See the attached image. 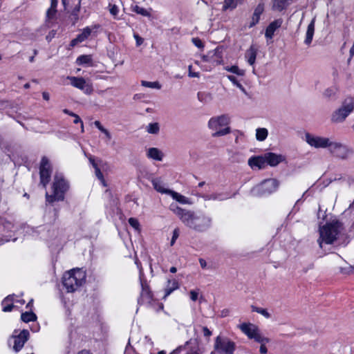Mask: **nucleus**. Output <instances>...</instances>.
Masks as SVG:
<instances>
[{
  "label": "nucleus",
  "instance_id": "1",
  "mask_svg": "<svg viewBox=\"0 0 354 354\" xmlns=\"http://www.w3.org/2000/svg\"><path fill=\"white\" fill-rule=\"evenodd\" d=\"M169 208L185 225L196 232H205L212 225V218L204 214L183 209L174 203L171 204Z\"/></svg>",
  "mask_w": 354,
  "mask_h": 354
},
{
  "label": "nucleus",
  "instance_id": "2",
  "mask_svg": "<svg viewBox=\"0 0 354 354\" xmlns=\"http://www.w3.org/2000/svg\"><path fill=\"white\" fill-rule=\"evenodd\" d=\"M319 237L317 239V243L322 248L323 243L332 244L335 241L344 236L346 231L343 224L340 221L334 220L319 227Z\"/></svg>",
  "mask_w": 354,
  "mask_h": 354
},
{
  "label": "nucleus",
  "instance_id": "3",
  "mask_svg": "<svg viewBox=\"0 0 354 354\" xmlns=\"http://www.w3.org/2000/svg\"><path fill=\"white\" fill-rule=\"evenodd\" d=\"M64 10L71 13L75 20L78 19V12L80 9V0H62ZM58 0H50V6L46 13V26H52L57 19V7Z\"/></svg>",
  "mask_w": 354,
  "mask_h": 354
},
{
  "label": "nucleus",
  "instance_id": "4",
  "mask_svg": "<svg viewBox=\"0 0 354 354\" xmlns=\"http://www.w3.org/2000/svg\"><path fill=\"white\" fill-rule=\"evenodd\" d=\"M69 189V183L62 173L56 172L52 184V194L46 193V201L48 203L62 201L66 192Z\"/></svg>",
  "mask_w": 354,
  "mask_h": 354
},
{
  "label": "nucleus",
  "instance_id": "5",
  "mask_svg": "<svg viewBox=\"0 0 354 354\" xmlns=\"http://www.w3.org/2000/svg\"><path fill=\"white\" fill-rule=\"evenodd\" d=\"M85 279L86 273L83 270L73 269L64 273L62 284L68 292H73L85 282Z\"/></svg>",
  "mask_w": 354,
  "mask_h": 354
},
{
  "label": "nucleus",
  "instance_id": "6",
  "mask_svg": "<svg viewBox=\"0 0 354 354\" xmlns=\"http://www.w3.org/2000/svg\"><path fill=\"white\" fill-rule=\"evenodd\" d=\"M230 117L226 114L211 118L208 122V127L213 131L212 136L220 137L230 133Z\"/></svg>",
  "mask_w": 354,
  "mask_h": 354
},
{
  "label": "nucleus",
  "instance_id": "7",
  "mask_svg": "<svg viewBox=\"0 0 354 354\" xmlns=\"http://www.w3.org/2000/svg\"><path fill=\"white\" fill-rule=\"evenodd\" d=\"M354 111V99H345L341 106L335 109L330 115V121L333 124L344 122L347 117Z\"/></svg>",
  "mask_w": 354,
  "mask_h": 354
},
{
  "label": "nucleus",
  "instance_id": "8",
  "mask_svg": "<svg viewBox=\"0 0 354 354\" xmlns=\"http://www.w3.org/2000/svg\"><path fill=\"white\" fill-rule=\"evenodd\" d=\"M327 149L329 153L340 160H346L353 153V149L341 142L330 139Z\"/></svg>",
  "mask_w": 354,
  "mask_h": 354
},
{
  "label": "nucleus",
  "instance_id": "9",
  "mask_svg": "<svg viewBox=\"0 0 354 354\" xmlns=\"http://www.w3.org/2000/svg\"><path fill=\"white\" fill-rule=\"evenodd\" d=\"M278 186L279 183L276 179H266L251 189V194L254 196H265L275 192Z\"/></svg>",
  "mask_w": 354,
  "mask_h": 354
},
{
  "label": "nucleus",
  "instance_id": "10",
  "mask_svg": "<svg viewBox=\"0 0 354 354\" xmlns=\"http://www.w3.org/2000/svg\"><path fill=\"white\" fill-rule=\"evenodd\" d=\"M136 263L137 264L139 270H140V279L141 284V293L140 297L138 299L139 304H145L147 306H152L153 303H155V300L153 299V295L151 292L149 286L147 282L142 279V275L143 274L142 268H140L139 264L137 261H136Z\"/></svg>",
  "mask_w": 354,
  "mask_h": 354
},
{
  "label": "nucleus",
  "instance_id": "11",
  "mask_svg": "<svg viewBox=\"0 0 354 354\" xmlns=\"http://www.w3.org/2000/svg\"><path fill=\"white\" fill-rule=\"evenodd\" d=\"M330 138L313 134L308 132L304 134V140L311 147L315 149H327L330 144Z\"/></svg>",
  "mask_w": 354,
  "mask_h": 354
},
{
  "label": "nucleus",
  "instance_id": "12",
  "mask_svg": "<svg viewBox=\"0 0 354 354\" xmlns=\"http://www.w3.org/2000/svg\"><path fill=\"white\" fill-rule=\"evenodd\" d=\"M238 327L249 339H253L255 342H262L264 340L263 335L256 325L251 323H243L239 325Z\"/></svg>",
  "mask_w": 354,
  "mask_h": 354
},
{
  "label": "nucleus",
  "instance_id": "13",
  "mask_svg": "<svg viewBox=\"0 0 354 354\" xmlns=\"http://www.w3.org/2000/svg\"><path fill=\"white\" fill-rule=\"evenodd\" d=\"M52 173V167L48 160L46 157L41 158L40 166H39V176H40V184L44 188H46L48 184Z\"/></svg>",
  "mask_w": 354,
  "mask_h": 354
},
{
  "label": "nucleus",
  "instance_id": "14",
  "mask_svg": "<svg viewBox=\"0 0 354 354\" xmlns=\"http://www.w3.org/2000/svg\"><path fill=\"white\" fill-rule=\"evenodd\" d=\"M0 228H2L3 232L8 233V235H6L5 241H15L17 240V238H12L18 230V226L14 223L12 218H0Z\"/></svg>",
  "mask_w": 354,
  "mask_h": 354
},
{
  "label": "nucleus",
  "instance_id": "15",
  "mask_svg": "<svg viewBox=\"0 0 354 354\" xmlns=\"http://www.w3.org/2000/svg\"><path fill=\"white\" fill-rule=\"evenodd\" d=\"M215 349L221 354H233L235 344L225 337H217L214 345Z\"/></svg>",
  "mask_w": 354,
  "mask_h": 354
},
{
  "label": "nucleus",
  "instance_id": "16",
  "mask_svg": "<svg viewBox=\"0 0 354 354\" xmlns=\"http://www.w3.org/2000/svg\"><path fill=\"white\" fill-rule=\"evenodd\" d=\"M17 333L18 331L15 330L10 340V344H11V341L12 340V348L16 352L19 351L23 348L24 344L28 341L30 335L29 331L26 329L21 330L18 334Z\"/></svg>",
  "mask_w": 354,
  "mask_h": 354
},
{
  "label": "nucleus",
  "instance_id": "17",
  "mask_svg": "<svg viewBox=\"0 0 354 354\" xmlns=\"http://www.w3.org/2000/svg\"><path fill=\"white\" fill-rule=\"evenodd\" d=\"M68 79L73 86L82 90L86 94H91L93 91L92 84L86 83L83 77H68Z\"/></svg>",
  "mask_w": 354,
  "mask_h": 354
},
{
  "label": "nucleus",
  "instance_id": "18",
  "mask_svg": "<svg viewBox=\"0 0 354 354\" xmlns=\"http://www.w3.org/2000/svg\"><path fill=\"white\" fill-rule=\"evenodd\" d=\"M283 24L282 19H277L271 22L268 27L266 28L265 32V37L268 40L272 39L274 32L277 30H278Z\"/></svg>",
  "mask_w": 354,
  "mask_h": 354
},
{
  "label": "nucleus",
  "instance_id": "19",
  "mask_svg": "<svg viewBox=\"0 0 354 354\" xmlns=\"http://www.w3.org/2000/svg\"><path fill=\"white\" fill-rule=\"evenodd\" d=\"M266 165L275 167L285 160V157L281 154L269 152L264 154Z\"/></svg>",
  "mask_w": 354,
  "mask_h": 354
},
{
  "label": "nucleus",
  "instance_id": "20",
  "mask_svg": "<svg viewBox=\"0 0 354 354\" xmlns=\"http://www.w3.org/2000/svg\"><path fill=\"white\" fill-rule=\"evenodd\" d=\"M248 165L251 167V168H258L263 169L266 165V162L265 159V156H252L248 160Z\"/></svg>",
  "mask_w": 354,
  "mask_h": 354
},
{
  "label": "nucleus",
  "instance_id": "21",
  "mask_svg": "<svg viewBox=\"0 0 354 354\" xmlns=\"http://www.w3.org/2000/svg\"><path fill=\"white\" fill-rule=\"evenodd\" d=\"M257 52L258 48L256 45H251L250 47L246 50L245 58L250 66H254L255 64Z\"/></svg>",
  "mask_w": 354,
  "mask_h": 354
},
{
  "label": "nucleus",
  "instance_id": "22",
  "mask_svg": "<svg viewBox=\"0 0 354 354\" xmlns=\"http://www.w3.org/2000/svg\"><path fill=\"white\" fill-rule=\"evenodd\" d=\"M14 297L15 295H8L2 301L3 311L10 312L13 308H19V306L14 304Z\"/></svg>",
  "mask_w": 354,
  "mask_h": 354
},
{
  "label": "nucleus",
  "instance_id": "23",
  "mask_svg": "<svg viewBox=\"0 0 354 354\" xmlns=\"http://www.w3.org/2000/svg\"><path fill=\"white\" fill-rule=\"evenodd\" d=\"M147 156L156 161H162L164 155L158 148L151 147L147 151Z\"/></svg>",
  "mask_w": 354,
  "mask_h": 354
},
{
  "label": "nucleus",
  "instance_id": "24",
  "mask_svg": "<svg viewBox=\"0 0 354 354\" xmlns=\"http://www.w3.org/2000/svg\"><path fill=\"white\" fill-rule=\"evenodd\" d=\"M179 288L178 282L175 279H169L167 280V284L165 289L164 298L168 297L172 292L177 290Z\"/></svg>",
  "mask_w": 354,
  "mask_h": 354
},
{
  "label": "nucleus",
  "instance_id": "25",
  "mask_svg": "<svg viewBox=\"0 0 354 354\" xmlns=\"http://www.w3.org/2000/svg\"><path fill=\"white\" fill-rule=\"evenodd\" d=\"M315 19H313L307 28L304 43L308 46H309L313 41V35L315 33Z\"/></svg>",
  "mask_w": 354,
  "mask_h": 354
},
{
  "label": "nucleus",
  "instance_id": "26",
  "mask_svg": "<svg viewBox=\"0 0 354 354\" xmlns=\"http://www.w3.org/2000/svg\"><path fill=\"white\" fill-rule=\"evenodd\" d=\"M153 188L161 194H169L171 189L165 187L162 181L159 178H155L151 180Z\"/></svg>",
  "mask_w": 354,
  "mask_h": 354
},
{
  "label": "nucleus",
  "instance_id": "27",
  "mask_svg": "<svg viewBox=\"0 0 354 354\" xmlns=\"http://www.w3.org/2000/svg\"><path fill=\"white\" fill-rule=\"evenodd\" d=\"M200 196L202 197L205 201H223L230 198L229 196H227L221 193H214L212 194H201L200 195Z\"/></svg>",
  "mask_w": 354,
  "mask_h": 354
},
{
  "label": "nucleus",
  "instance_id": "28",
  "mask_svg": "<svg viewBox=\"0 0 354 354\" xmlns=\"http://www.w3.org/2000/svg\"><path fill=\"white\" fill-rule=\"evenodd\" d=\"M209 53L207 55H203L202 59L205 62H209L212 64V66H215L221 64V61L219 57L216 55V53Z\"/></svg>",
  "mask_w": 354,
  "mask_h": 354
},
{
  "label": "nucleus",
  "instance_id": "29",
  "mask_svg": "<svg viewBox=\"0 0 354 354\" xmlns=\"http://www.w3.org/2000/svg\"><path fill=\"white\" fill-rule=\"evenodd\" d=\"M263 10H264V8H263V4L260 3L257 6V8H255L254 12L253 13V15H252V23L250 24V27L254 26L255 24H257L259 22L260 16L262 14V12H263Z\"/></svg>",
  "mask_w": 354,
  "mask_h": 354
},
{
  "label": "nucleus",
  "instance_id": "30",
  "mask_svg": "<svg viewBox=\"0 0 354 354\" xmlns=\"http://www.w3.org/2000/svg\"><path fill=\"white\" fill-rule=\"evenodd\" d=\"M173 199L176 200L181 204H191L189 199L180 194L171 190L169 194Z\"/></svg>",
  "mask_w": 354,
  "mask_h": 354
},
{
  "label": "nucleus",
  "instance_id": "31",
  "mask_svg": "<svg viewBox=\"0 0 354 354\" xmlns=\"http://www.w3.org/2000/svg\"><path fill=\"white\" fill-rule=\"evenodd\" d=\"M337 92L338 88L334 85L326 88L323 92V96L326 99H331L335 97Z\"/></svg>",
  "mask_w": 354,
  "mask_h": 354
},
{
  "label": "nucleus",
  "instance_id": "32",
  "mask_svg": "<svg viewBox=\"0 0 354 354\" xmlns=\"http://www.w3.org/2000/svg\"><path fill=\"white\" fill-rule=\"evenodd\" d=\"M21 319L23 322L28 323L30 322L35 321L37 319V316L30 310V312L23 313L21 315Z\"/></svg>",
  "mask_w": 354,
  "mask_h": 354
},
{
  "label": "nucleus",
  "instance_id": "33",
  "mask_svg": "<svg viewBox=\"0 0 354 354\" xmlns=\"http://www.w3.org/2000/svg\"><path fill=\"white\" fill-rule=\"evenodd\" d=\"M268 131L266 128H258L256 130V138L259 141H263L266 139Z\"/></svg>",
  "mask_w": 354,
  "mask_h": 354
},
{
  "label": "nucleus",
  "instance_id": "34",
  "mask_svg": "<svg viewBox=\"0 0 354 354\" xmlns=\"http://www.w3.org/2000/svg\"><path fill=\"white\" fill-rule=\"evenodd\" d=\"M146 131L151 134H158L160 131V126L158 122L149 123L146 127Z\"/></svg>",
  "mask_w": 354,
  "mask_h": 354
},
{
  "label": "nucleus",
  "instance_id": "35",
  "mask_svg": "<svg viewBox=\"0 0 354 354\" xmlns=\"http://www.w3.org/2000/svg\"><path fill=\"white\" fill-rule=\"evenodd\" d=\"M92 62V57L88 55H80L77 59V64L79 65L91 64Z\"/></svg>",
  "mask_w": 354,
  "mask_h": 354
},
{
  "label": "nucleus",
  "instance_id": "36",
  "mask_svg": "<svg viewBox=\"0 0 354 354\" xmlns=\"http://www.w3.org/2000/svg\"><path fill=\"white\" fill-rule=\"evenodd\" d=\"M225 70L239 76H244L245 73V70L239 68L237 66H226Z\"/></svg>",
  "mask_w": 354,
  "mask_h": 354
},
{
  "label": "nucleus",
  "instance_id": "37",
  "mask_svg": "<svg viewBox=\"0 0 354 354\" xmlns=\"http://www.w3.org/2000/svg\"><path fill=\"white\" fill-rule=\"evenodd\" d=\"M132 10L136 13L142 15L144 17H151L150 12L148 10H147L142 7H140L138 6H135L134 7H133Z\"/></svg>",
  "mask_w": 354,
  "mask_h": 354
},
{
  "label": "nucleus",
  "instance_id": "38",
  "mask_svg": "<svg viewBox=\"0 0 354 354\" xmlns=\"http://www.w3.org/2000/svg\"><path fill=\"white\" fill-rule=\"evenodd\" d=\"M91 29L89 27H86L83 29L82 32L77 36V39L82 42L86 40L91 35Z\"/></svg>",
  "mask_w": 354,
  "mask_h": 354
},
{
  "label": "nucleus",
  "instance_id": "39",
  "mask_svg": "<svg viewBox=\"0 0 354 354\" xmlns=\"http://www.w3.org/2000/svg\"><path fill=\"white\" fill-rule=\"evenodd\" d=\"M141 85L145 87L160 89L161 88V85L158 82H148L145 80L141 81Z\"/></svg>",
  "mask_w": 354,
  "mask_h": 354
},
{
  "label": "nucleus",
  "instance_id": "40",
  "mask_svg": "<svg viewBox=\"0 0 354 354\" xmlns=\"http://www.w3.org/2000/svg\"><path fill=\"white\" fill-rule=\"evenodd\" d=\"M288 0H274L273 3V8L281 11L286 6Z\"/></svg>",
  "mask_w": 354,
  "mask_h": 354
},
{
  "label": "nucleus",
  "instance_id": "41",
  "mask_svg": "<svg viewBox=\"0 0 354 354\" xmlns=\"http://www.w3.org/2000/svg\"><path fill=\"white\" fill-rule=\"evenodd\" d=\"M197 96L200 102L205 103L209 102L212 99L211 95L205 92H198Z\"/></svg>",
  "mask_w": 354,
  "mask_h": 354
},
{
  "label": "nucleus",
  "instance_id": "42",
  "mask_svg": "<svg viewBox=\"0 0 354 354\" xmlns=\"http://www.w3.org/2000/svg\"><path fill=\"white\" fill-rule=\"evenodd\" d=\"M238 0H225L224 1V5H223V9L227 10V9H234L237 6Z\"/></svg>",
  "mask_w": 354,
  "mask_h": 354
},
{
  "label": "nucleus",
  "instance_id": "43",
  "mask_svg": "<svg viewBox=\"0 0 354 354\" xmlns=\"http://www.w3.org/2000/svg\"><path fill=\"white\" fill-rule=\"evenodd\" d=\"M94 169H95V175L97 176V178L100 180L102 185L104 186V187H106L107 186V184L104 178V176H103V174L101 172L100 168L98 167L97 165H94Z\"/></svg>",
  "mask_w": 354,
  "mask_h": 354
},
{
  "label": "nucleus",
  "instance_id": "44",
  "mask_svg": "<svg viewBox=\"0 0 354 354\" xmlns=\"http://www.w3.org/2000/svg\"><path fill=\"white\" fill-rule=\"evenodd\" d=\"M263 339L265 340H263L262 342H257L261 344L260 350H259L260 353L261 354H266L268 352L266 344L270 342V339L268 337H266L263 336Z\"/></svg>",
  "mask_w": 354,
  "mask_h": 354
},
{
  "label": "nucleus",
  "instance_id": "45",
  "mask_svg": "<svg viewBox=\"0 0 354 354\" xmlns=\"http://www.w3.org/2000/svg\"><path fill=\"white\" fill-rule=\"evenodd\" d=\"M252 310L254 311V312H257V313H259L261 315H262L266 318H270V314L265 308L252 306Z\"/></svg>",
  "mask_w": 354,
  "mask_h": 354
},
{
  "label": "nucleus",
  "instance_id": "46",
  "mask_svg": "<svg viewBox=\"0 0 354 354\" xmlns=\"http://www.w3.org/2000/svg\"><path fill=\"white\" fill-rule=\"evenodd\" d=\"M129 225L136 230H139L140 223L138 219L135 218H130L129 219Z\"/></svg>",
  "mask_w": 354,
  "mask_h": 354
},
{
  "label": "nucleus",
  "instance_id": "47",
  "mask_svg": "<svg viewBox=\"0 0 354 354\" xmlns=\"http://www.w3.org/2000/svg\"><path fill=\"white\" fill-rule=\"evenodd\" d=\"M190 299L193 301H196L198 299L199 290H192L189 292Z\"/></svg>",
  "mask_w": 354,
  "mask_h": 354
},
{
  "label": "nucleus",
  "instance_id": "48",
  "mask_svg": "<svg viewBox=\"0 0 354 354\" xmlns=\"http://www.w3.org/2000/svg\"><path fill=\"white\" fill-rule=\"evenodd\" d=\"M148 306L153 308L156 311H160V310H162L164 308L163 304L156 302V301H155V303H153L152 304V306Z\"/></svg>",
  "mask_w": 354,
  "mask_h": 354
},
{
  "label": "nucleus",
  "instance_id": "49",
  "mask_svg": "<svg viewBox=\"0 0 354 354\" xmlns=\"http://www.w3.org/2000/svg\"><path fill=\"white\" fill-rule=\"evenodd\" d=\"M179 234H180V230L178 228H176L174 229V230L173 231V235H172V238H171V245H173L176 239L178 238L179 236Z\"/></svg>",
  "mask_w": 354,
  "mask_h": 354
},
{
  "label": "nucleus",
  "instance_id": "50",
  "mask_svg": "<svg viewBox=\"0 0 354 354\" xmlns=\"http://www.w3.org/2000/svg\"><path fill=\"white\" fill-rule=\"evenodd\" d=\"M110 13L115 18L117 19V15L119 12V8L117 6L113 5L111 6V8L109 9Z\"/></svg>",
  "mask_w": 354,
  "mask_h": 354
},
{
  "label": "nucleus",
  "instance_id": "51",
  "mask_svg": "<svg viewBox=\"0 0 354 354\" xmlns=\"http://www.w3.org/2000/svg\"><path fill=\"white\" fill-rule=\"evenodd\" d=\"M192 42L198 48L202 49L204 47L203 41L199 38H197V37L193 38Z\"/></svg>",
  "mask_w": 354,
  "mask_h": 354
},
{
  "label": "nucleus",
  "instance_id": "52",
  "mask_svg": "<svg viewBox=\"0 0 354 354\" xmlns=\"http://www.w3.org/2000/svg\"><path fill=\"white\" fill-rule=\"evenodd\" d=\"M18 296L15 295L14 297V304H17L19 306V308L23 306L25 304V300L23 299H18Z\"/></svg>",
  "mask_w": 354,
  "mask_h": 354
},
{
  "label": "nucleus",
  "instance_id": "53",
  "mask_svg": "<svg viewBox=\"0 0 354 354\" xmlns=\"http://www.w3.org/2000/svg\"><path fill=\"white\" fill-rule=\"evenodd\" d=\"M227 79L234 85L237 87V86L240 84L236 77L234 75H227Z\"/></svg>",
  "mask_w": 354,
  "mask_h": 354
},
{
  "label": "nucleus",
  "instance_id": "54",
  "mask_svg": "<svg viewBox=\"0 0 354 354\" xmlns=\"http://www.w3.org/2000/svg\"><path fill=\"white\" fill-rule=\"evenodd\" d=\"M94 125L102 133H104L106 129L101 124L100 122L96 120L94 122Z\"/></svg>",
  "mask_w": 354,
  "mask_h": 354
},
{
  "label": "nucleus",
  "instance_id": "55",
  "mask_svg": "<svg viewBox=\"0 0 354 354\" xmlns=\"http://www.w3.org/2000/svg\"><path fill=\"white\" fill-rule=\"evenodd\" d=\"M56 34V31L55 30H51L48 35L46 36V40H48V41H51V39L55 37Z\"/></svg>",
  "mask_w": 354,
  "mask_h": 354
},
{
  "label": "nucleus",
  "instance_id": "56",
  "mask_svg": "<svg viewBox=\"0 0 354 354\" xmlns=\"http://www.w3.org/2000/svg\"><path fill=\"white\" fill-rule=\"evenodd\" d=\"M134 38L136 40V44L138 46H140L142 44L143 39L140 36H138V35H134Z\"/></svg>",
  "mask_w": 354,
  "mask_h": 354
},
{
  "label": "nucleus",
  "instance_id": "57",
  "mask_svg": "<svg viewBox=\"0 0 354 354\" xmlns=\"http://www.w3.org/2000/svg\"><path fill=\"white\" fill-rule=\"evenodd\" d=\"M82 41H79L77 39V37L75 39H73L71 41V44H70V46L71 47H74L75 46H76L78 43H81Z\"/></svg>",
  "mask_w": 354,
  "mask_h": 354
},
{
  "label": "nucleus",
  "instance_id": "58",
  "mask_svg": "<svg viewBox=\"0 0 354 354\" xmlns=\"http://www.w3.org/2000/svg\"><path fill=\"white\" fill-rule=\"evenodd\" d=\"M73 117H74V120H73V122L75 124H77V123H82V120H81V118L77 115L75 113V115H73Z\"/></svg>",
  "mask_w": 354,
  "mask_h": 354
},
{
  "label": "nucleus",
  "instance_id": "59",
  "mask_svg": "<svg viewBox=\"0 0 354 354\" xmlns=\"http://www.w3.org/2000/svg\"><path fill=\"white\" fill-rule=\"evenodd\" d=\"M199 263H200V265H201V268H206V266H207V263H206V261H205V259H199Z\"/></svg>",
  "mask_w": 354,
  "mask_h": 354
},
{
  "label": "nucleus",
  "instance_id": "60",
  "mask_svg": "<svg viewBox=\"0 0 354 354\" xmlns=\"http://www.w3.org/2000/svg\"><path fill=\"white\" fill-rule=\"evenodd\" d=\"M106 138L108 139V140H111V134L110 133V132L106 129V130L104 131V132L103 133Z\"/></svg>",
  "mask_w": 354,
  "mask_h": 354
},
{
  "label": "nucleus",
  "instance_id": "61",
  "mask_svg": "<svg viewBox=\"0 0 354 354\" xmlns=\"http://www.w3.org/2000/svg\"><path fill=\"white\" fill-rule=\"evenodd\" d=\"M203 332L205 336H209L212 334L211 331L206 327L203 328Z\"/></svg>",
  "mask_w": 354,
  "mask_h": 354
},
{
  "label": "nucleus",
  "instance_id": "62",
  "mask_svg": "<svg viewBox=\"0 0 354 354\" xmlns=\"http://www.w3.org/2000/svg\"><path fill=\"white\" fill-rule=\"evenodd\" d=\"M189 76L191 77H198L199 76L198 73H195L192 71L189 72Z\"/></svg>",
  "mask_w": 354,
  "mask_h": 354
},
{
  "label": "nucleus",
  "instance_id": "63",
  "mask_svg": "<svg viewBox=\"0 0 354 354\" xmlns=\"http://www.w3.org/2000/svg\"><path fill=\"white\" fill-rule=\"evenodd\" d=\"M32 303H33V299H30L29 301V302L26 304V308H28V309H30V310H32Z\"/></svg>",
  "mask_w": 354,
  "mask_h": 354
},
{
  "label": "nucleus",
  "instance_id": "64",
  "mask_svg": "<svg viewBox=\"0 0 354 354\" xmlns=\"http://www.w3.org/2000/svg\"><path fill=\"white\" fill-rule=\"evenodd\" d=\"M77 354H93V353H91L88 350H82V351H80Z\"/></svg>",
  "mask_w": 354,
  "mask_h": 354
}]
</instances>
